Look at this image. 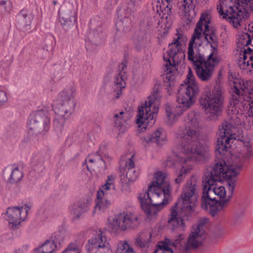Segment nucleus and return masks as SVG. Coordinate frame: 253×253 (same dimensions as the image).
<instances>
[{
	"instance_id": "nucleus-51",
	"label": "nucleus",
	"mask_w": 253,
	"mask_h": 253,
	"mask_svg": "<svg viewBox=\"0 0 253 253\" xmlns=\"http://www.w3.org/2000/svg\"><path fill=\"white\" fill-rule=\"evenodd\" d=\"M162 12L163 13V14L162 15L161 19L164 18V16L166 15L168 16H172V15H173L172 10L169 8H167L166 7L162 8Z\"/></svg>"
},
{
	"instance_id": "nucleus-13",
	"label": "nucleus",
	"mask_w": 253,
	"mask_h": 253,
	"mask_svg": "<svg viewBox=\"0 0 253 253\" xmlns=\"http://www.w3.org/2000/svg\"><path fill=\"white\" fill-rule=\"evenodd\" d=\"M140 223L137 216L130 212H123L116 214L111 223L112 231L119 232L127 229H135Z\"/></svg>"
},
{
	"instance_id": "nucleus-19",
	"label": "nucleus",
	"mask_w": 253,
	"mask_h": 253,
	"mask_svg": "<svg viewBox=\"0 0 253 253\" xmlns=\"http://www.w3.org/2000/svg\"><path fill=\"white\" fill-rule=\"evenodd\" d=\"M59 22L65 30H68L73 27L77 21V16L74 9L59 11Z\"/></svg>"
},
{
	"instance_id": "nucleus-63",
	"label": "nucleus",
	"mask_w": 253,
	"mask_h": 253,
	"mask_svg": "<svg viewBox=\"0 0 253 253\" xmlns=\"http://www.w3.org/2000/svg\"><path fill=\"white\" fill-rule=\"evenodd\" d=\"M84 165H86V167L87 169L89 171V166L88 165V164H87V162H86V160H85V162H84Z\"/></svg>"
},
{
	"instance_id": "nucleus-54",
	"label": "nucleus",
	"mask_w": 253,
	"mask_h": 253,
	"mask_svg": "<svg viewBox=\"0 0 253 253\" xmlns=\"http://www.w3.org/2000/svg\"><path fill=\"white\" fill-rule=\"evenodd\" d=\"M153 9L154 10H156V13L157 14H159V15L160 16L161 15V13L160 12V10H161V11L162 12V8H161V5L160 4H157L156 5V7H153Z\"/></svg>"
},
{
	"instance_id": "nucleus-59",
	"label": "nucleus",
	"mask_w": 253,
	"mask_h": 253,
	"mask_svg": "<svg viewBox=\"0 0 253 253\" xmlns=\"http://www.w3.org/2000/svg\"><path fill=\"white\" fill-rule=\"evenodd\" d=\"M247 66H249L250 64L252 68H253V55L250 57V60L247 61Z\"/></svg>"
},
{
	"instance_id": "nucleus-9",
	"label": "nucleus",
	"mask_w": 253,
	"mask_h": 253,
	"mask_svg": "<svg viewBox=\"0 0 253 253\" xmlns=\"http://www.w3.org/2000/svg\"><path fill=\"white\" fill-rule=\"evenodd\" d=\"M161 97L159 86L155 85L147 100L138 108L136 123L138 127L142 126L146 129L154 125L159 111V107L156 105L159 103Z\"/></svg>"
},
{
	"instance_id": "nucleus-22",
	"label": "nucleus",
	"mask_w": 253,
	"mask_h": 253,
	"mask_svg": "<svg viewBox=\"0 0 253 253\" xmlns=\"http://www.w3.org/2000/svg\"><path fill=\"white\" fill-rule=\"evenodd\" d=\"M113 122L115 126L118 128L119 133L126 131L129 127L130 124V120L127 117V113L124 111L115 114L113 118Z\"/></svg>"
},
{
	"instance_id": "nucleus-37",
	"label": "nucleus",
	"mask_w": 253,
	"mask_h": 253,
	"mask_svg": "<svg viewBox=\"0 0 253 253\" xmlns=\"http://www.w3.org/2000/svg\"><path fill=\"white\" fill-rule=\"evenodd\" d=\"M218 44L219 43H216L210 45L211 52L208 56V58L206 59L207 61H211V62L218 64L219 59L217 57Z\"/></svg>"
},
{
	"instance_id": "nucleus-14",
	"label": "nucleus",
	"mask_w": 253,
	"mask_h": 253,
	"mask_svg": "<svg viewBox=\"0 0 253 253\" xmlns=\"http://www.w3.org/2000/svg\"><path fill=\"white\" fill-rule=\"evenodd\" d=\"M64 234L63 231L55 232L49 239L39 248L34 250L35 253H52L59 249L64 241Z\"/></svg>"
},
{
	"instance_id": "nucleus-2",
	"label": "nucleus",
	"mask_w": 253,
	"mask_h": 253,
	"mask_svg": "<svg viewBox=\"0 0 253 253\" xmlns=\"http://www.w3.org/2000/svg\"><path fill=\"white\" fill-rule=\"evenodd\" d=\"M165 179L162 171L155 173L154 179L149 184L148 189L140 193L137 197L148 218L156 215L169 203L171 191L169 183L166 182Z\"/></svg>"
},
{
	"instance_id": "nucleus-35",
	"label": "nucleus",
	"mask_w": 253,
	"mask_h": 253,
	"mask_svg": "<svg viewBox=\"0 0 253 253\" xmlns=\"http://www.w3.org/2000/svg\"><path fill=\"white\" fill-rule=\"evenodd\" d=\"M99 32V30H96L89 34L88 39L91 44L98 46L101 43L104 39V36L102 33Z\"/></svg>"
},
{
	"instance_id": "nucleus-62",
	"label": "nucleus",
	"mask_w": 253,
	"mask_h": 253,
	"mask_svg": "<svg viewBox=\"0 0 253 253\" xmlns=\"http://www.w3.org/2000/svg\"><path fill=\"white\" fill-rule=\"evenodd\" d=\"M88 161L89 163H95L94 159H93V157H90V155L88 156Z\"/></svg>"
},
{
	"instance_id": "nucleus-24",
	"label": "nucleus",
	"mask_w": 253,
	"mask_h": 253,
	"mask_svg": "<svg viewBox=\"0 0 253 253\" xmlns=\"http://www.w3.org/2000/svg\"><path fill=\"white\" fill-rule=\"evenodd\" d=\"M89 200L86 198L80 200L77 203L72 206L71 212L74 215L73 218L78 219L85 212L89 210Z\"/></svg>"
},
{
	"instance_id": "nucleus-53",
	"label": "nucleus",
	"mask_w": 253,
	"mask_h": 253,
	"mask_svg": "<svg viewBox=\"0 0 253 253\" xmlns=\"http://www.w3.org/2000/svg\"><path fill=\"white\" fill-rule=\"evenodd\" d=\"M193 2V0H183V5L185 8L187 7L190 8L191 6L192 7Z\"/></svg>"
},
{
	"instance_id": "nucleus-55",
	"label": "nucleus",
	"mask_w": 253,
	"mask_h": 253,
	"mask_svg": "<svg viewBox=\"0 0 253 253\" xmlns=\"http://www.w3.org/2000/svg\"><path fill=\"white\" fill-rule=\"evenodd\" d=\"M47 39L45 40V44L44 46V49H46L47 51L48 50V47L52 46V41L50 40V43H47Z\"/></svg>"
},
{
	"instance_id": "nucleus-30",
	"label": "nucleus",
	"mask_w": 253,
	"mask_h": 253,
	"mask_svg": "<svg viewBox=\"0 0 253 253\" xmlns=\"http://www.w3.org/2000/svg\"><path fill=\"white\" fill-rule=\"evenodd\" d=\"M107 194V192L105 191H98L97 193V202L95 205V209L97 208L100 210L101 209L105 210L110 207L111 202L105 198V195Z\"/></svg>"
},
{
	"instance_id": "nucleus-43",
	"label": "nucleus",
	"mask_w": 253,
	"mask_h": 253,
	"mask_svg": "<svg viewBox=\"0 0 253 253\" xmlns=\"http://www.w3.org/2000/svg\"><path fill=\"white\" fill-rule=\"evenodd\" d=\"M135 244L141 249H147L149 246V242L146 240H143L140 237H138L135 240Z\"/></svg>"
},
{
	"instance_id": "nucleus-29",
	"label": "nucleus",
	"mask_w": 253,
	"mask_h": 253,
	"mask_svg": "<svg viewBox=\"0 0 253 253\" xmlns=\"http://www.w3.org/2000/svg\"><path fill=\"white\" fill-rule=\"evenodd\" d=\"M203 34L207 44L211 45L219 43L218 38L216 35V30L214 27H211L209 25H206Z\"/></svg>"
},
{
	"instance_id": "nucleus-32",
	"label": "nucleus",
	"mask_w": 253,
	"mask_h": 253,
	"mask_svg": "<svg viewBox=\"0 0 253 253\" xmlns=\"http://www.w3.org/2000/svg\"><path fill=\"white\" fill-rule=\"evenodd\" d=\"M118 18L120 22L123 23L125 20H128L131 14V10L126 4L121 5L118 6L117 10Z\"/></svg>"
},
{
	"instance_id": "nucleus-42",
	"label": "nucleus",
	"mask_w": 253,
	"mask_h": 253,
	"mask_svg": "<svg viewBox=\"0 0 253 253\" xmlns=\"http://www.w3.org/2000/svg\"><path fill=\"white\" fill-rule=\"evenodd\" d=\"M90 157H93V159H94L95 163H99L100 162H102L104 164V168H106V162L103 159L102 153H101L100 149H99L95 153L91 154L90 155Z\"/></svg>"
},
{
	"instance_id": "nucleus-33",
	"label": "nucleus",
	"mask_w": 253,
	"mask_h": 253,
	"mask_svg": "<svg viewBox=\"0 0 253 253\" xmlns=\"http://www.w3.org/2000/svg\"><path fill=\"white\" fill-rule=\"evenodd\" d=\"M187 37L182 32L177 30L175 37L173 38V41L169 43V47H181L185 44L187 41Z\"/></svg>"
},
{
	"instance_id": "nucleus-58",
	"label": "nucleus",
	"mask_w": 253,
	"mask_h": 253,
	"mask_svg": "<svg viewBox=\"0 0 253 253\" xmlns=\"http://www.w3.org/2000/svg\"><path fill=\"white\" fill-rule=\"evenodd\" d=\"M249 116L253 117V101H251V106L249 108V113H247Z\"/></svg>"
},
{
	"instance_id": "nucleus-46",
	"label": "nucleus",
	"mask_w": 253,
	"mask_h": 253,
	"mask_svg": "<svg viewBox=\"0 0 253 253\" xmlns=\"http://www.w3.org/2000/svg\"><path fill=\"white\" fill-rule=\"evenodd\" d=\"M8 100V98L6 92L0 90V106L4 105Z\"/></svg>"
},
{
	"instance_id": "nucleus-4",
	"label": "nucleus",
	"mask_w": 253,
	"mask_h": 253,
	"mask_svg": "<svg viewBox=\"0 0 253 253\" xmlns=\"http://www.w3.org/2000/svg\"><path fill=\"white\" fill-rule=\"evenodd\" d=\"M214 176L211 172H206L203 178V192L201 198V207L209 211L212 216H215L217 212L221 211L227 205L231 197V192L225 198L226 190L223 186H215L218 181H214Z\"/></svg>"
},
{
	"instance_id": "nucleus-34",
	"label": "nucleus",
	"mask_w": 253,
	"mask_h": 253,
	"mask_svg": "<svg viewBox=\"0 0 253 253\" xmlns=\"http://www.w3.org/2000/svg\"><path fill=\"white\" fill-rule=\"evenodd\" d=\"M116 177L113 174L109 175L107 176V179L106 182L104 185H102L101 188H100L99 191H105V193L107 191L113 190L115 191L116 190V187L115 184V181Z\"/></svg>"
},
{
	"instance_id": "nucleus-45",
	"label": "nucleus",
	"mask_w": 253,
	"mask_h": 253,
	"mask_svg": "<svg viewBox=\"0 0 253 253\" xmlns=\"http://www.w3.org/2000/svg\"><path fill=\"white\" fill-rule=\"evenodd\" d=\"M0 7L3 8L6 12H9L11 10L10 2L8 0H0Z\"/></svg>"
},
{
	"instance_id": "nucleus-21",
	"label": "nucleus",
	"mask_w": 253,
	"mask_h": 253,
	"mask_svg": "<svg viewBox=\"0 0 253 253\" xmlns=\"http://www.w3.org/2000/svg\"><path fill=\"white\" fill-rule=\"evenodd\" d=\"M34 17V15L27 10H21L16 16L19 28L24 31H27L30 30L31 24Z\"/></svg>"
},
{
	"instance_id": "nucleus-40",
	"label": "nucleus",
	"mask_w": 253,
	"mask_h": 253,
	"mask_svg": "<svg viewBox=\"0 0 253 253\" xmlns=\"http://www.w3.org/2000/svg\"><path fill=\"white\" fill-rule=\"evenodd\" d=\"M126 172V177L129 182H133L138 176V172L135 169H128Z\"/></svg>"
},
{
	"instance_id": "nucleus-44",
	"label": "nucleus",
	"mask_w": 253,
	"mask_h": 253,
	"mask_svg": "<svg viewBox=\"0 0 253 253\" xmlns=\"http://www.w3.org/2000/svg\"><path fill=\"white\" fill-rule=\"evenodd\" d=\"M207 16V15H204L203 13L201 14L199 20L196 24V26L198 28H203L204 25H205V27L207 24L210 25L211 20L210 19H206Z\"/></svg>"
},
{
	"instance_id": "nucleus-64",
	"label": "nucleus",
	"mask_w": 253,
	"mask_h": 253,
	"mask_svg": "<svg viewBox=\"0 0 253 253\" xmlns=\"http://www.w3.org/2000/svg\"><path fill=\"white\" fill-rule=\"evenodd\" d=\"M248 153H249L248 155H249V157L253 155L252 152L251 150H248Z\"/></svg>"
},
{
	"instance_id": "nucleus-5",
	"label": "nucleus",
	"mask_w": 253,
	"mask_h": 253,
	"mask_svg": "<svg viewBox=\"0 0 253 253\" xmlns=\"http://www.w3.org/2000/svg\"><path fill=\"white\" fill-rule=\"evenodd\" d=\"M231 105L228 106V121H224L222 126H219V134L215 143V151L221 154L222 152L230 148V143H233L235 140L233 129L240 123V120L237 114L239 110L242 112L249 113V108L251 106V102L245 100L233 102Z\"/></svg>"
},
{
	"instance_id": "nucleus-39",
	"label": "nucleus",
	"mask_w": 253,
	"mask_h": 253,
	"mask_svg": "<svg viewBox=\"0 0 253 253\" xmlns=\"http://www.w3.org/2000/svg\"><path fill=\"white\" fill-rule=\"evenodd\" d=\"M133 44L136 50L137 51L141 50L142 49L145 47L146 40L144 37H138L136 40H134Z\"/></svg>"
},
{
	"instance_id": "nucleus-3",
	"label": "nucleus",
	"mask_w": 253,
	"mask_h": 253,
	"mask_svg": "<svg viewBox=\"0 0 253 253\" xmlns=\"http://www.w3.org/2000/svg\"><path fill=\"white\" fill-rule=\"evenodd\" d=\"M196 185V181L193 178L188 180L183 188L181 198L171 209L168 223L172 230L179 226L184 227L183 220H189L193 216L197 203Z\"/></svg>"
},
{
	"instance_id": "nucleus-8",
	"label": "nucleus",
	"mask_w": 253,
	"mask_h": 253,
	"mask_svg": "<svg viewBox=\"0 0 253 253\" xmlns=\"http://www.w3.org/2000/svg\"><path fill=\"white\" fill-rule=\"evenodd\" d=\"M224 89L220 83H216L211 90L204 88L200 98V105L205 109L210 120H216L222 114L224 103Z\"/></svg>"
},
{
	"instance_id": "nucleus-56",
	"label": "nucleus",
	"mask_w": 253,
	"mask_h": 253,
	"mask_svg": "<svg viewBox=\"0 0 253 253\" xmlns=\"http://www.w3.org/2000/svg\"><path fill=\"white\" fill-rule=\"evenodd\" d=\"M14 253H27V249L23 247L22 248L14 251Z\"/></svg>"
},
{
	"instance_id": "nucleus-60",
	"label": "nucleus",
	"mask_w": 253,
	"mask_h": 253,
	"mask_svg": "<svg viewBox=\"0 0 253 253\" xmlns=\"http://www.w3.org/2000/svg\"><path fill=\"white\" fill-rule=\"evenodd\" d=\"M172 4H173V2H170L169 3H167V5L165 7H166L167 8H169V9L172 10V8H173Z\"/></svg>"
},
{
	"instance_id": "nucleus-41",
	"label": "nucleus",
	"mask_w": 253,
	"mask_h": 253,
	"mask_svg": "<svg viewBox=\"0 0 253 253\" xmlns=\"http://www.w3.org/2000/svg\"><path fill=\"white\" fill-rule=\"evenodd\" d=\"M252 42V39L251 35L248 33H243V34L240 36V42L241 44L247 46L250 45Z\"/></svg>"
},
{
	"instance_id": "nucleus-17",
	"label": "nucleus",
	"mask_w": 253,
	"mask_h": 253,
	"mask_svg": "<svg viewBox=\"0 0 253 253\" xmlns=\"http://www.w3.org/2000/svg\"><path fill=\"white\" fill-rule=\"evenodd\" d=\"M88 243L91 246L88 249V253H107L110 249L107 238L103 235L102 232L89 239Z\"/></svg>"
},
{
	"instance_id": "nucleus-31",
	"label": "nucleus",
	"mask_w": 253,
	"mask_h": 253,
	"mask_svg": "<svg viewBox=\"0 0 253 253\" xmlns=\"http://www.w3.org/2000/svg\"><path fill=\"white\" fill-rule=\"evenodd\" d=\"M43 163L44 158L42 155H38L34 156L31 162L32 170L38 174L42 172L45 169Z\"/></svg>"
},
{
	"instance_id": "nucleus-25",
	"label": "nucleus",
	"mask_w": 253,
	"mask_h": 253,
	"mask_svg": "<svg viewBox=\"0 0 253 253\" xmlns=\"http://www.w3.org/2000/svg\"><path fill=\"white\" fill-rule=\"evenodd\" d=\"M176 74V71L173 72L170 68L168 67L167 71H165V73L163 75V82L169 95L172 93V86L174 84Z\"/></svg>"
},
{
	"instance_id": "nucleus-48",
	"label": "nucleus",
	"mask_w": 253,
	"mask_h": 253,
	"mask_svg": "<svg viewBox=\"0 0 253 253\" xmlns=\"http://www.w3.org/2000/svg\"><path fill=\"white\" fill-rule=\"evenodd\" d=\"M171 16L165 15L164 18H163L165 19V25L167 28H170L173 23V21Z\"/></svg>"
},
{
	"instance_id": "nucleus-36",
	"label": "nucleus",
	"mask_w": 253,
	"mask_h": 253,
	"mask_svg": "<svg viewBox=\"0 0 253 253\" xmlns=\"http://www.w3.org/2000/svg\"><path fill=\"white\" fill-rule=\"evenodd\" d=\"M23 177V171L19 168L16 167L12 170L8 181L11 184H15L20 181Z\"/></svg>"
},
{
	"instance_id": "nucleus-12",
	"label": "nucleus",
	"mask_w": 253,
	"mask_h": 253,
	"mask_svg": "<svg viewBox=\"0 0 253 253\" xmlns=\"http://www.w3.org/2000/svg\"><path fill=\"white\" fill-rule=\"evenodd\" d=\"M27 125L33 134L44 135L50 128V119L47 111L39 110L30 114Z\"/></svg>"
},
{
	"instance_id": "nucleus-27",
	"label": "nucleus",
	"mask_w": 253,
	"mask_h": 253,
	"mask_svg": "<svg viewBox=\"0 0 253 253\" xmlns=\"http://www.w3.org/2000/svg\"><path fill=\"white\" fill-rule=\"evenodd\" d=\"M242 83L243 86L241 85V82H240L239 86L234 85L231 87L230 92L232 96V99L230 101V105L233 104V102L235 103L238 101L239 102L240 101L243 100L244 98L243 92L245 91L244 89L246 87L243 81H242Z\"/></svg>"
},
{
	"instance_id": "nucleus-11",
	"label": "nucleus",
	"mask_w": 253,
	"mask_h": 253,
	"mask_svg": "<svg viewBox=\"0 0 253 253\" xmlns=\"http://www.w3.org/2000/svg\"><path fill=\"white\" fill-rule=\"evenodd\" d=\"M188 60L193 65L198 79L202 82L210 81L213 74L214 69L218 64L211 61H207L205 56L200 52H197L195 55L191 58L188 56Z\"/></svg>"
},
{
	"instance_id": "nucleus-15",
	"label": "nucleus",
	"mask_w": 253,
	"mask_h": 253,
	"mask_svg": "<svg viewBox=\"0 0 253 253\" xmlns=\"http://www.w3.org/2000/svg\"><path fill=\"white\" fill-rule=\"evenodd\" d=\"M218 12L222 19H226L235 28H238L241 25V23L245 15L244 12L241 10H239L238 6L235 5L229 6L226 9L221 6Z\"/></svg>"
},
{
	"instance_id": "nucleus-23",
	"label": "nucleus",
	"mask_w": 253,
	"mask_h": 253,
	"mask_svg": "<svg viewBox=\"0 0 253 253\" xmlns=\"http://www.w3.org/2000/svg\"><path fill=\"white\" fill-rule=\"evenodd\" d=\"M127 67V63L126 62H123L121 64L122 70L119 71V73L115 77L114 84L115 88L114 90H116L117 96L118 98L119 95L122 92V90L125 87L126 82L125 79H126V72L124 70ZM121 68V67H119Z\"/></svg>"
},
{
	"instance_id": "nucleus-50",
	"label": "nucleus",
	"mask_w": 253,
	"mask_h": 253,
	"mask_svg": "<svg viewBox=\"0 0 253 253\" xmlns=\"http://www.w3.org/2000/svg\"><path fill=\"white\" fill-rule=\"evenodd\" d=\"M244 215V211L242 210L237 213L234 218L235 222L236 223L240 222Z\"/></svg>"
},
{
	"instance_id": "nucleus-7",
	"label": "nucleus",
	"mask_w": 253,
	"mask_h": 253,
	"mask_svg": "<svg viewBox=\"0 0 253 253\" xmlns=\"http://www.w3.org/2000/svg\"><path fill=\"white\" fill-rule=\"evenodd\" d=\"M187 80L188 84H186L184 88L182 89V92L178 94L176 106L172 109L169 106L166 108L168 118H170L172 115L174 117L180 115L183 112L189 109L196 100V96L199 92V86L190 68Z\"/></svg>"
},
{
	"instance_id": "nucleus-49",
	"label": "nucleus",
	"mask_w": 253,
	"mask_h": 253,
	"mask_svg": "<svg viewBox=\"0 0 253 253\" xmlns=\"http://www.w3.org/2000/svg\"><path fill=\"white\" fill-rule=\"evenodd\" d=\"M133 156H132L131 158H129L128 160L126 162V169L127 170L128 169H135L134 168V163L133 160L132 158Z\"/></svg>"
},
{
	"instance_id": "nucleus-1",
	"label": "nucleus",
	"mask_w": 253,
	"mask_h": 253,
	"mask_svg": "<svg viewBox=\"0 0 253 253\" xmlns=\"http://www.w3.org/2000/svg\"><path fill=\"white\" fill-rule=\"evenodd\" d=\"M185 121V129L182 131L175 156V161L181 167L177 177L175 179L177 184L180 183L183 180V175L191 170V166L188 164L190 160L203 163L210 157L208 145L198 141L199 126L195 113L192 112L188 113Z\"/></svg>"
},
{
	"instance_id": "nucleus-47",
	"label": "nucleus",
	"mask_w": 253,
	"mask_h": 253,
	"mask_svg": "<svg viewBox=\"0 0 253 253\" xmlns=\"http://www.w3.org/2000/svg\"><path fill=\"white\" fill-rule=\"evenodd\" d=\"M123 247L124 248L123 252L126 253H135L132 247L129 246L127 242L125 241Z\"/></svg>"
},
{
	"instance_id": "nucleus-57",
	"label": "nucleus",
	"mask_w": 253,
	"mask_h": 253,
	"mask_svg": "<svg viewBox=\"0 0 253 253\" xmlns=\"http://www.w3.org/2000/svg\"><path fill=\"white\" fill-rule=\"evenodd\" d=\"M244 51H246V53L250 55V56L253 55V49L249 47L244 49Z\"/></svg>"
},
{
	"instance_id": "nucleus-61",
	"label": "nucleus",
	"mask_w": 253,
	"mask_h": 253,
	"mask_svg": "<svg viewBox=\"0 0 253 253\" xmlns=\"http://www.w3.org/2000/svg\"><path fill=\"white\" fill-rule=\"evenodd\" d=\"M246 51H243V57H242V58L243 59V60H244V63H246V59H247V54L246 53Z\"/></svg>"
},
{
	"instance_id": "nucleus-10",
	"label": "nucleus",
	"mask_w": 253,
	"mask_h": 253,
	"mask_svg": "<svg viewBox=\"0 0 253 253\" xmlns=\"http://www.w3.org/2000/svg\"><path fill=\"white\" fill-rule=\"evenodd\" d=\"M240 170V167L227 165L223 161H218L215 163L211 169H208L207 172L212 173L215 179L214 181H226L228 188L231 192V196H232Z\"/></svg>"
},
{
	"instance_id": "nucleus-38",
	"label": "nucleus",
	"mask_w": 253,
	"mask_h": 253,
	"mask_svg": "<svg viewBox=\"0 0 253 253\" xmlns=\"http://www.w3.org/2000/svg\"><path fill=\"white\" fill-rule=\"evenodd\" d=\"M169 239H165L164 241H161L158 243L157 245L158 248L160 250H163V252H166L168 253L173 252V251L171 248L169 247Z\"/></svg>"
},
{
	"instance_id": "nucleus-28",
	"label": "nucleus",
	"mask_w": 253,
	"mask_h": 253,
	"mask_svg": "<svg viewBox=\"0 0 253 253\" xmlns=\"http://www.w3.org/2000/svg\"><path fill=\"white\" fill-rule=\"evenodd\" d=\"M166 138V132L162 128H159L152 134L147 137L148 143H156L157 145H162Z\"/></svg>"
},
{
	"instance_id": "nucleus-18",
	"label": "nucleus",
	"mask_w": 253,
	"mask_h": 253,
	"mask_svg": "<svg viewBox=\"0 0 253 253\" xmlns=\"http://www.w3.org/2000/svg\"><path fill=\"white\" fill-rule=\"evenodd\" d=\"M202 224L198 223L195 232L190 234L187 242L184 247V251L188 252L191 249H195L202 244L204 239Z\"/></svg>"
},
{
	"instance_id": "nucleus-6",
	"label": "nucleus",
	"mask_w": 253,
	"mask_h": 253,
	"mask_svg": "<svg viewBox=\"0 0 253 253\" xmlns=\"http://www.w3.org/2000/svg\"><path fill=\"white\" fill-rule=\"evenodd\" d=\"M73 87L64 89L58 94L57 98L52 104V109L57 116L53 120V129L58 137L65 132L64 123L74 112L76 105L74 99Z\"/></svg>"
},
{
	"instance_id": "nucleus-52",
	"label": "nucleus",
	"mask_w": 253,
	"mask_h": 253,
	"mask_svg": "<svg viewBox=\"0 0 253 253\" xmlns=\"http://www.w3.org/2000/svg\"><path fill=\"white\" fill-rule=\"evenodd\" d=\"M77 249V247L75 244L71 243L70 245H68V247L65 250H67V253H69V251H75Z\"/></svg>"
},
{
	"instance_id": "nucleus-16",
	"label": "nucleus",
	"mask_w": 253,
	"mask_h": 253,
	"mask_svg": "<svg viewBox=\"0 0 253 253\" xmlns=\"http://www.w3.org/2000/svg\"><path fill=\"white\" fill-rule=\"evenodd\" d=\"M30 208L26 204L21 207H12L7 208L5 218L8 221L9 225L12 229H15L19 228L23 218L21 216L22 213L23 212L25 213L23 217L25 218Z\"/></svg>"
},
{
	"instance_id": "nucleus-20",
	"label": "nucleus",
	"mask_w": 253,
	"mask_h": 253,
	"mask_svg": "<svg viewBox=\"0 0 253 253\" xmlns=\"http://www.w3.org/2000/svg\"><path fill=\"white\" fill-rule=\"evenodd\" d=\"M202 31L203 28H198L196 26L194 33L188 44L187 55L189 58H191L192 55H195L197 52H200L199 47L202 45L200 39Z\"/></svg>"
},
{
	"instance_id": "nucleus-26",
	"label": "nucleus",
	"mask_w": 253,
	"mask_h": 253,
	"mask_svg": "<svg viewBox=\"0 0 253 253\" xmlns=\"http://www.w3.org/2000/svg\"><path fill=\"white\" fill-rule=\"evenodd\" d=\"M168 55L173 61L174 65L178 64L185 59V54L181 47H169Z\"/></svg>"
}]
</instances>
